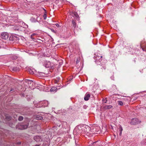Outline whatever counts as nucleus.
<instances>
[{"instance_id": "f8f14e48", "label": "nucleus", "mask_w": 146, "mask_h": 146, "mask_svg": "<svg viewBox=\"0 0 146 146\" xmlns=\"http://www.w3.org/2000/svg\"><path fill=\"white\" fill-rule=\"evenodd\" d=\"M37 35V34L36 33H33L31 35V38L32 39L34 40L35 39V38H36V36Z\"/></svg>"}, {"instance_id": "f3484780", "label": "nucleus", "mask_w": 146, "mask_h": 146, "mask_svg": "<svg viewBox=\"0 0 146 146\" xmlns=\"http://www.w3.org/2000/svg\"><path fill=\"white\" fill-rule=\"evenodd\" d=\"M36 119L37 120H41L42 118V116H39V115H37L35 117Z\"/></svg>"}, {"instance_id": "7c9ffc66", "label": "nucleus", "mask_w": 146, "mask_h": 146, "mask_svg": "<svg viewBox=\"0 0 146 146\" xmlns=\"http://www.w3.org/2000/svg\"><path fill=\"white\" fill-rule=\"evenodd\" d=\"M57 82H58V81L57 80H56L55 81V82L56 83H57Z\"/></svg>"}, {"instance_id": "4be33fe9", "label": "nucleus", "mask_w": 146, "mask_h": 146, "mask_svg": "<svg viewBox=\"0 0 146 146\" xmlns=\"http://www.w3.org/2000/svg\"><path fill=\"white\" fill-rule=\"evenodd\" d=\"M6 119L9 120L11 119V117L9 116H6Z\"/></svg>"}, {"instance_id": "6e6552de", "label": "nucleus", "mask_w": 146, "mask_h": 146, "mask_svg": "<svg viewBox=\"0 0 146 146\" xmlns=\"http://www.w3.org/2000/svg\"><path fill=\"white\" fill-rule=\"evenodd\" d=\"M90 96V93L87 92L85 94L84 97V100L85 101H87L88 100Z\"/></svg>"}, {"instance_id": "a878e982", "label": "nucleus", "mask_w": 146, "mask_h": 146, "mask_svg": "<svg viewBox=\"0 0 146 146\" xmlns=\"http://www.w3.org/2000/svg\"><path fill=\"white\" fill-rule=\"evenodd\" d=\"M32 19H33V21H34V22H35V20H35V19L32 18L31 19V20H32Z\"/></svg>"}, {"instance_id": "473e14b6", "label": "nucleus", "mask_w": 146, "mask_h": 146, "mask_svg": "<svg viewBox=\"0 0 146 146\" xmlns=\"http://www.w3.org/2000/svg\"><path fill=\"white\" fill-rule=\"evenodd\" d=\"M87 128H88L89 129L90 127L88 126H87Z\"/></svg>"}, {"instance_id": "b1692460", "label": "nucleus", "mask_w": 146, "mask_h": 146, "mask_svg": "<svg viewBox=\"0 0 146 146\" xmlns=\"http://www.w3.org/2000/svg\"><path fill=\"white\" fill-rule=\"evenodd\" d=\"M102 101L103 102H104L105 103H107V100L106 99H106H103Z\"/></svg>"}, {"instance_id": "f257e3e1", "label": "nucleus", "mask_w": 146, "mask_h": 146, "mask_svg": "<svg viewBox=\"0 0 146 146\" xmlns=\"http://www.w3.org/2000/svg\"><path fill=\"white\" fill-rule=\"evenodd\" d=\"M28 127V125H23V124H18L16 125L17 129H27Z\"/></svg>"}, {"instance_id": "1a4fd4ad", "label": "nucleus", "mask_w": 146, "mask_h": 146, "mask_svg": "<svg viewBox=\"0 0 146 146\" xmlns=\"http://www.w3.org/2000/svg\"><path fill=\"white\" fill-rule=\"evenodd\" d=\"M72 24L73 26L74 27V32L75 33V29L76 27V21L73 20L72 21Z\"/></svg>"}, {"instance_id": "0eeeda50", "label": "nucleus", "mask_w": 146, "mask_h": 146, "mask_svg": "<svg viewBox=\"0 0 146 146\" xmlns=\"http://www.w3.org/2000/svg\"><path fill=\"white\" fill-rule=\"evenodd\" d=\"M40 104H42V106L43 107H46L48 105V102L47 101L44 100L40 102Z\"/></svg>"}, {"instance_id": "9d476101", "label": "nucleus", "mask_w": 146, "mask_h": 146, "mask_svg": "<svg viewBox=\"0 0 146 146\" xmlns=\"http://www.w3.org/2000/svg\"><path fill=\"white\" fill-rule=\"evenodd\" d=\"M10 57L13 60L16 59L18 58V56L16 55L12 54L10 56Z\"/></svg>"}, {"instance_id": "ddd939ff", "label": "nucleus", "mask_w": 146, "mask_h": 146, "mask_svg": "<svg viewBox=\"0 0 146 146\" xmlns=\"http://www.w3.org/2000/svg\"><path fill=\"white\" fill-rule=\"evenodd\" d=\"M100 57V58L102 57V55L100 54L99 53H96L95 54L94 58H97V57Z\"/></svg>"}, {"instance_id": "72a5a7b5", "label": "nucleus", "mask_w": 146, "mask_h": 146, "mask_svg": "<svg viewBox=\"0 0 146 146\" xmlns=\"http://www.w3.org/2000/svg\"><path fill=\"white\" fill-rule=\"evenodd\" d=\"M51 31H54V30H53V29H51Z\"/></svg>"}, {"instance_id": "393cba45", "label": "nucleus", "mask_w": 146, "mask_h": 146, "mask_svg": "<svg viewBox=\"0 0 146 146\" xmlns=\"http://www.w3.org/2000/svg\"><path fill=\"white\" fill-rule=\"evenodd\" d=\"M110 78L112 80H114V76L113 75H112Z\"/></svg>"}, {"instance_id": "2eb2a0df", "label": "nucleus", "mask_w": 146, "mask_h": 146, "mask_svg": "<svg viewBox=\"0 0 146 146\" xmlns=\"http://www.w3.org/2000/svg\"><path fill=\"white\" fill-rule=\"evenodd\" d=\"M141 47L142 48V49L143 51L146 52V44L142 46L141 45Z\"/></svg>"}, {"instance_id": "20e7f679", "label": "nucleus", "mask_w": 146, "mask_h": 146, "mask_svg": "<svg viewBox=\"0 0 146 146\" xmlns=\"http://www.w3.org/2000/svg\"><path fill=\"white\" fill-rule=\"evenodd\" d=\"M34 139L37 142H40L42 141V137L39 136H36L34 137Z\"/></svg>"}, {"instance_id": "f03ea898", "label": "nucleus", "mask_w": 146, "mask_h": 146, "mask_svg": "<svg viewBox=\"0 0 146 146\" xmlns=\"http://www.w3.org/2000/svg\"><path fill=\"white\" fill-rule=\"evenodd\" d=\"M53 64H51L50 62L48 61H46L44 62V65L46 68H50L51 69H53L54 68V66L52 65Z\"/></svg>"}, {"instance_id": "c756f323", "label": "nucleus", "mask_w": 146, "mask_h": 146, "mask_svg": "<svg viewBox=\"0 0 146 146\" xmlns=\"http://www.w3.org/2000/svg\"><path fill=\"white\" fill-rule=\"evenodd\" d=\"M103 68H104V70H105V69H106V67H104V66H103Z\"/></svg>"}, {"instance_id": "412c9836", "label": "nucleus", "mask_w": 146, "mask_h": 146, "mask_svg": "<svg viewBox=\"0 0 146 146\" xmlns=\"http://www.w3.org/2000/svg\"><path fill=\"white\" fill-rule=\"evenodd\" d=\"M119 131H120V134H121V132L123 130L122 127L121 126V125H120L119 126Z\"/></svg>"}, {"instance_id": "9b49d317", "label": "nucleus", "mask_w": 146, "mask_h": 146, "mask_svg": "<svg viewBox=\"0 0 146 146\" xmlns=\"http://www.w3.org/2000/svg\"><path fill=\"white\" fill-rule=\"evenodd\" d=\"M113 108V106L110 105H106L104 107V109L105 110L110 109Z\"/></svg>"}, {"instance_id": "cd10ccee", "label": "nucleus", "mask_w": 146, "mask_h": 146, "mask_svg": "<svg viewBox=\"0 0 146 146\" xmlns=\"http://www.w3.org/2000/svg\"><path fill=\"white\" fill-rule=\"evenodd\" d=\"M56 25V27H59V25H58V24H57V23H56L55 24Z\"/></svg>"}, {"instance_id": "2f4dec72", "label": "nucleus", "mask_w": 146, "mask_h": 146, "mask_svg": "<svg viewBox=\"0 0 146 146\" xmlns=\"http://www.w3.org/2000/svg\"><path fill=\"white\" fill-rule=\"evenodd\" d=\"M145 144L146 145V139L145 140Z\"/></svg>"}, {"instance_id": "bb28decb", "label": "nucleus", "mask_w": 146, "mask_h": 146, "mask_svg": "<svg viewBox=\"0 0 146 146\" xmlns=\"http://www.w3.org/2000/svg\"><path fill=\"white\" fill-rule=\"evenodd\" d=\"M74 15L76 17H77L78 16V15L77 13H75Z\"/></svg>"}, {"instance_id": "aec40b11", "label": "nucleus", "mask_w": 146, "mask_h": 146, "mask_svg": "<svg viewBox=\"0 0 146 146\" xmlns=\"http://www.w3.org/2000/svg\"><path fill=\"white\" fill-rule=\"evenodd\" d=\"M23 116H20L18 118V120L19 121H22L23 119Z\"/></svg>"}, {"instance_id": "f704fd0d", "label": "nucleus", "mask_w": 146, "mask_h": 146, "mask_svg": "<svg viewBox=\"0 0 146 146\" xmlns=\"http://www.w3.org/2000/svg\"><path fill=\"white\" fill-rule=\"evenodd\" d=\"M1 48V47L0 46V48Z\"/></svg>"}, {"instance_id": "7ed1b4c3", "label": "nucleus", "mask_w": 146, "mask_h": 146, "mask_svg": "<svg viewBox=\"0 0 146 146\" xmlns=\"http://www.w3.org/2000/svg\"><path fill=\"white\" fill-rule=\"evenodd\" d=\"M141 122V121H139L137 118H134L131 120L130 122V124L131 125H135L138 124Z\"/></svg>"}, {"instance_id": "a211bd4d", "label": "nucleus", "mask_w": 146, "mask_h": 146, "mask_svg": "<svg viewBox=\"0 0 146 146\" xmlns=\"http://www.w3.org/2000/svg\"><path fill=\"white\" fill-rule=\"evenodd\" d=\"M117 103L118 105H119L120 106H122L123 105V102L121 101H120V100L118 101H117Z\"/></svg>"}, {"instance_id": "c85d7f7f", "label": "nucleus", "mask_w": 146, "mask_h": 146, "mask_svg": "<svg viewBox=\"0 0 146 146\" xmlns=\"http://www.w3.org/2000/svg\"><path fill=\"white\" fill-rule=\"evenodd\" d=\"M79 62V61L77 59L76 61V63H78Z\"/></svg>"}, {"instance_id": "39448f33", "label": "nucleus", "mask_w": 146, "mask_h": 146, "mask_svg": "<svg viewBox=\"0 0 146 146\" xmlns=\"http://www.w3.org/2000/svg\"><path fill=\"white\" fill-rule=\"evenodd\" d=\"M8 37V34L6 33H2L1 35V38L5 40L7 39Z\"/></svg>"}, {"instance_id": "5701e85b", "label": "nucleus", "mask_w": 146, "mask_h": 146, "mask_svg": "<svg viewBox=\"0 0 146 146\" xmlns=\"http://www.w3.org/2000/svg\"><path fill=\"white\" fill-rule=\"evenodd\" d=\"M46 17H47L46 14V13L44 14L43 16L44 19V20H45L46 18Z\"/></svg>"}, {"instance_id": "dca6fc26", "label": "nucleus", "mask_w": 146, "mask_h": 146, "mask_svg": "<svg viewBox=\"0 0 146 146\" xmlns=\"http://www.w3.org/2000/svg\"><path fill=\"white\" fill-rule=\"evenodd\" d=\"M28 72L31 74H34L33 70L31 68H29L28 69Z\"/></svg>"}, {"instance_id": "4468645a", "label": "nucleus", "mask_w": 146, "mask_h": 146, "mask_svg": "<svg viewBox=\"0 0 146 146\" xmlns=\"http://www.w3.org/2000/svg\"><path fill=\"white\" fill-rule=\"evenodd\" d=\"M57 88L55 87H53L50 89V92H56L57 91Z\"/></svg>"}, {"instance_id": "423d86ee", "label": "nucleus", "mask_w": 146, "mask_h": 146, "mask_svg": "<svg viewBox=\"0 0 146 146\" xmlns=\"http://www.w3.org/2000/svg\"><path fill=\"white\" fill-rule=\"evenodd\" d=\"M97 58H94L95 60V62L98 65H100V64L101 63L100 62L102 60V58H100V57H97Z\"/></svg>"}, {"instance_id": "6ab92c4d", "label": "nucleus", "mask_w": 146, "mask_h": 146, "mask_svg": "<svg viewBox=\"0 0 146 146\" xmlns=\"http://www.w3.org/2000/svg\"><path fill=\"white\" fill-rule=\"evenodd\" d=\"M13 70L15 72L18 71H19V69L17 67H14L13 68Z\"/></svg>"}]
</instances>
